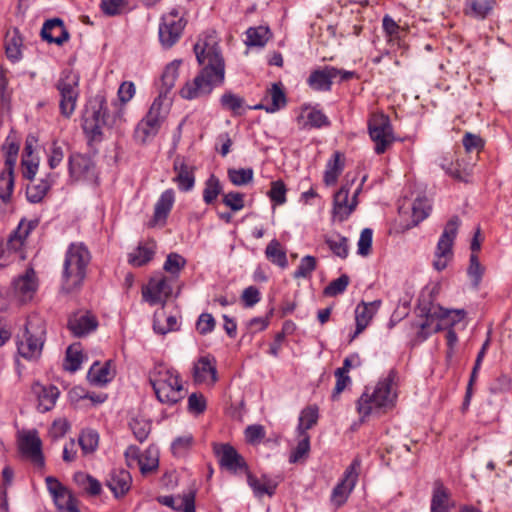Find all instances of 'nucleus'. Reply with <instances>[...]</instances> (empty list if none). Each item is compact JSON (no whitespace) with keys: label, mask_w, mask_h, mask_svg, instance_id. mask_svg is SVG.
<instances>
[{"label":"nucleus","mask_w":512,"mask_h":512,"mask_svg":"<svg viewBox=\"0 0 512 512\" xmlns=\"http://www.w3.org/2000/svg\"><path fill=\"white\" fill-rule=\"evenodd\" d=\"M325 243L331 252L341 258L346 259L349 254L348 239L339 233H332L325 236Z\"/></svg>","instance_id":"nucleus-43"},{"label":"nucleus","mask_w":512,"mask_h":512,"mask_svg":"<svg viewBox=\"0 0 512 512\" xmlns=\"http://www.w3.org/2000/svg\"><path fill=\"white\" fill-rule=\"evenodd\" d=\"M222 185L220 180L212 174L205 182L203 190V201L206 204H212L217 197L222 193Z\"/></svg>","instance_id":"nucleus-50"},{"label":"nucleus","mask_w":512,"mask_h":512,"mask_svg":"<svg viewBox=\"0 0 512 512\" xmlns=\"http://www.w3.org/2000/svg\"><path fill=\"white\" fill-rule=\"evenodd\" d=\"M459 225L460 219L458 216H453L446 223L444 230L438 240L435 251V260L433 262L434 268L438 271L444 270L447 267L448 262L452 259V248Z\"/></svg>","instance_id":"nucleus-11"},{"label":"nucleus","mask_w":512,"mask_h":512,"mask_svg":"<svg viewBox=\"0 0 512 512\" xmlns=\"http://www.w3.org/2000/svg\"><path fill=\"white\" fill-rule=\"evenodd\" d=\"M80 76L72 69H64L56 83L60 95L59 109L62 116L70 118L79 97Z\"/></svg>","instance_id":"nucleus-9"},{"label":"nucleus","mask_w":512,"mask_h":512,"mask_svg":"<svg viewBox=\"0 0 512 512\" xmlns=\"http://www.w3.org/2000/svg\"><path fill=\"white\" fill-rule=\"evenodd\" d=\"M265 255L269 261L281 268H286L288 266L286 252L282 249L280 242L276 239H273L267 245Z\"/></svg>","instance_id":"nucleus-47"},{"label":"nucleus","mask_w":512,"mask_h":512,"mask_svg":"<svg viewBox=\"0 0 512 512\" xmlns=\"http://www.w3.org/2000/svg\"><path fill=\"white\" fill-rule=\"evenodd\" d=\"M193 378L196 383L213 385L217 382V368L215 358L203 356L194 364Z\"/></svg>","instance_id":"nucleus-22"},{"label":"nucleus","mask_w":512,"mask_h":512,"mask_svg":"<svg viewBox=\"0 0 512 512\" xmlns=\"http://www.w3.org/2000/svg\"><path fill=\"white\" fill-rule=\"evenodd\" d=\"M495 0H468L465 14L475 19H485L493 10Z\"/></svg>","instance_id":"nucleus-36"},{"label":"nucleus","mask_w":512,"mask_h":512,"mask_svg":"<svg viewBox=\"0 0 512 512\" xmlns=\"http://www.w3.org/2000/svg\"><path fill=\"white\" fill-rule=\"evenodd\" d=\"M98 322L88 312H76L69 316L67 327L76 337H82L96 330Z\"/></svg>","instance_id":"nucleus-24"},{"label":"nucleus","mask_w":512,"mask_h":512,"mask_svg":"<svg viewBox=\"0 0 512 512\" xmlns=\"http://www.w3.org/2000/svg\"><path fill=\"white\" fill-rule=\"evenodd\" d=\"M113 373L110 369V363L106 362L104 365H100L99 363H94L87 374V378L90 383L103 386L110 382L113 378Z\"/></svg>","instance_id":"nucleus-40"},{"label":"nucleus","mask_w":512,"mask_h":512,"mask_svg":"<svg viewBox=\"0 0 512 512\" xmlns=\"http://www.w3.org/2000/svg\"><path fill=\"white\" fill-rule=\"evenodd\" d=\"M37 225L38 221L22 219L17 228L11 232L7 241L0 242V268L24 259L22 248L25 240Z\"/></svg>","instance_id":"nucleus-8"},{"label":"nucleus","mask_w":512,"mask_h":512,"mask_svg":"<svg viewBox=\"0 0 512 512\" xmlns=\"http://www.w3.org/2000/svg\"><path fill=\"white\" fill-rule=\"evenodd\" d=\"M214 453L218 458L219 465L231 473L248 470L245 459L229 443L214 445Z\"/></svg>","instance_id":"nucleus-16"},{"label":"nucleus","mask_w":512,"mask_h":512,"mask_svg":"<svg viewBox=\"0 0 512 512\" xmlns=\"http://www.w3.org/2000/svg\"><path fill=\"white\" fill-rule=\"evenodd\" d=\"M111 125L107 100L104 94L97 93L91 97L82 116V128L91 141H101L103 128Z\"/></svg>","instance_id":"nucleus-5"},{"label":"nucleus","mask_w":512,"mask_h":512,"mask_svg":"<svg viewBox=\"0 0 512 512\" xmlns=\"http://www.w3.org/2000/svg\"><path fill=\"white\" fill-rule=\"evenodd\" d=\"M380 305V300H375L368 303L362 302L357 305L355 309L356 329L354 333L351 335L350 341H353L359 334H361L366 329V327L372 320L373 316L379 309Z\"/></svg>","instance_id":"nucleus-25"},{"label":"nucleus","mask_w":512,"mask_h":512,"mask_svg":"<svg viewBox=\"0 0 512 512\" xmlns=\"http://www.w3.org/2000/svg\"><path fill=\"white\" fill-rule=\"evenodd\" d=\"M46 333L45 320L37 314L30 315L25 324L24 334L17 344L19 355L27 360H37L41 356Z\"/></svg>","instance_id":"nucleus-7"},{"label":"nucleus","mask_w":512,"mask_h":512,"mask_svg":"<svg viewBox=\"0 0 512 512\" xmlns=\"http://www.w3.org/2000/svg\"><path fill=\"white\" fill-rule=\"evenodd\" d=\"M319 418V411L316 405L305 407L299 415L298 425L296 428L297 435H309L308 430L314 427Z\"/></svg>","instance_id":"nucleus-35"},{"label":"nucleus","mask_w":512,"mask_h":512,"mask_svg":"<svg viewBox=\"0 0 512 512\" xmlns=\"http://www.w3.org/2000/svg\"><path fill=\"white\" fill-rule=\"evenodd\" d=\"M178 329V321L175 316L166 315L163 311L154 314L153 330L155 333L165 335Z\"/></svg>","instance_id":"nucleus-41"},{"label":"nucleus","mask_w":512,"mask_h":512,"mask_svg":"<svg viewBox=\"0 0 512 512\" xmlns=\"http://www.w3.org/2000/svg\"><path fill=\"white\" fill-rule=\"evenodd\" d=\"M159 460L157 453L152 449H147L139 458V468L143 475L151 473L158 468Z\"/></svg>","instance_id":"nucleus-52"},{"label":"nucleus","mask_w":512,"mask_h":512,"mask_svg":"<svg viewBox=\"0 0 512 512\" xmlns=\"http://www.w3.org/2000/svg\"><path fill=\"white\" fill-rule=\"evenodd\" d=\"M185 265L186 259L183 256L178 253H170L166 258L163 269L172 275H178Z\"/></svg>","instance_id":"nucleus-59"},{"label":"nucleus","mask_w":512,"mask_h":512,"mask_svg":"<svg viewBox=\"0 0 512 512\" xmlns=\"http://www.w3.org/2000/svg\"><path fill=\"white\" fill-rule=\"evenodd\" d=\"M416 311L420 319L412 324V328L416 330L417 342L425 341L433 333L442 330L445 325L454 326L466 314L463 309H445L426 300L419 303Z\"/></svg>","instance_id":"nucleus-2"},{"label":"nucleus","mask_w":512,"mask_h":512,"mask_svg":"<svg viewBox=\"0 0 512 512\" xmlns=\"http://www.w3.org/2000/svg\"><path fill=\"white\" fill-rule=\"evenodd\" d=\"M41 36L49 43L62 45L68 41L70 35L59 18L47 20L41 29Z\"/></svg>","instance_id":"nucleus-28"},{"label":"nucleus","mask_w":512,"mask_h":512,"mask_svg":"<svg viewBox=\"0 0 512 512\" xmlns=\"http://www.w3.org/2000/svg\"><path fill=\"white\" fill-rule=\"evenodd\" d=\"M149 382L157 400L168 406L175 405L185 396L179 373L164 364H157L149 372Z\"/></svg>","instance_id":"nucleus-4"},{"label":"nucleus","mask_w":512,"mask_h":512,"mask_svg":"<svg viewBox=\"0 0 512 512\" xmlns=\"http://www.w3.org/2000/svg\"><path fill=\"white\" fill-rule=\"evenodd\" d=\"M19 450L24 457L28 458L36 466H44L42 441L36 430L27 431L19 437Z\"/></svg>","instance_id":"nucleus-17"},{"label":"nucleus","mask_w":512,"mask_h":512,"mask_svg":"<svg viewBox=\"0 0 512 512\" xmlns=\"http://www.w3.org/2000/svg\"><path fill=\"white\" fill-rule=\"evenodd\" d=\"M349 282V277L346 274H343L337 279L331 281L329 285L324 288L323 293L328 297H334L342 294L347 289Z\"/></svg>","instance_id":"nucleus-58"},{"label":"nucleus","mask_w":512,"mask_h":512,"mask_svg":"<svg viewBox=\"0 0 512 512\" xmlns=\"http://www.w3.org/2000/svg\"><path fill=\"white\" fill-rule=\"evenodd\" d=\"M393 374L390 373L386 378L380 380L370 394L365 391L357 402V410L362 418L372 414H381L387 408L394 404L396 394L392 390Z\"/></svg>","instance_id":"nucleus-6"},{"label":"nucleus","mask_w":512,"mask_h":512,"mask_svg":"<svg viewBox=\"0 0 512 512\" xmlns=\"http://www.w3.org/2000/svg\"><path fill=\"white\" fill-rule=\"evenodd\" d=\"M37 287L38 281L35 271L30 268L13 280L11 293L17 301L26 303L33 298Z\"/></svg>","instance_id":"nucleus-18"},{"label":"nucleus","mask_w":512,"mask_h":512,"mask_svg":"<svg viewBox=\"0 0 512 512\" xmlns=\"http://www.w3.org/2000/svg\"><path fill=\"white\" fill-rule=\"evenodd\" d=\"M344 164L341 161V154L335 152L333 157L327 162L324 172V183L327 186H332L337 182L339 175L343 170Z\"/></svg>","instance_id":"nucleus-45"},{"label":"nucleus","mask_w":512,"mask_h":512,"mask_svg":"<svg viewBox=\"0 0 512 512\" xmlns=\"http://www.w3.org/2000/svg\"><path fill=\"white\" fill-rule=\"evenodd\" d=\"M220 104L224 110L230 111L234 116H241L246 111L244 98L231 91H226L221 96Z\"/></svg>","instance_id":"nucleus-38"},{"label":"nucleus","mask_w":512,"mask_h":512,"mask_svg":"<svg viewBox=\"0 0 512 512\" xmlns=\"http://www.w3.org/2000/svg\"><path fill=\"white\" fill-rule=\"evenodd\" d=\"M68 168L70 177L74 180H85L90 179L94 176V162L91 157L74 153L69 156Z\"/></svg>","instance_id":"nucleus-19"},{"label":"nucleus","mask_w":512,"mask_h":512,"mask_svg":"<svg viewBox=\"0 0 512 512\" xmlns=\"http://www.w3.org/2000/svg\"><path fill=\"white\" fill-rule=\"evenodd\" d=\"M156 245L154 242L139 244L137 248L128 255V262L134 267H141L150 262L155 254Z\"/></svg>","instance_id":"nucleus-33"},{"label":"nucleus","mask_w":512,"mask_h":512,"mask_svg":"<svg viewBox=\"0 0 512 512\" xmlns=\"http://www.w3.org/2000/svg\"><path fill=\"white\" fill-rule=\"evenodd\" d=\"M161 126V122L158 121L154 116L147 115L138 123L136 127V136L145 142L147 139L154 137Z\"/></svg>","instance_id":"nucleus-42"},{"label":"nucleus","mask_w":512,"mask_h":512,"mask_svg":"<svg viewBox=\"0 0 512 512\" xmlns=\"http://www.w3.org/2000/svg\"><path fill=\"white\" fill-rule=\"evenodd\" d=\"M271 103L267 106L263 104H257L249 109H264L268 113H274L286 105V96L279 84L274 83L269 91Z\"/></svg>","instance_id":"nucleus-39"},{"label":"nucleus","mask_w":512,"mask_h":512,"mask_svg":"<svg viewBox=\"0 0 512 512\" xmlns=\"http://www.w3.org/2000/svg\"><path fill=\"white\" fill-rule=\"evenodd\" d=\"M129 426L139 442H144L151 431V423L142 418H133Z\"/></svg>","instance_id":"nucleus-56"},{"label":"nucleus","mask_w":512,"mask_h":512,"mask_svg":"<svg viewBox=\"0 0 512 512\" xmlns=\"http://www.w3.org/2000/svg\"><path fill=\"white\" fill-rule=\"evenodd\" d=\"M368 132L375 143L374 150L378 155L383 154L395 141L390 119L383 113H376L370 117Z\"/></svg>","instance_id":"nucleus-10"},{"label":"nucleus","mask_w":512,"mask_h":512,"mask_svg":"<svg viewBox=\"0 0 512 512\" xmlns=\"http://www.w3.org/2000/svg\"><path fill=\"white\" fill-rule=\"evenodd\" d=\"M181 65L180 60H174L169 63L161 77L162 82V92L163 95L166 94L175 86L176 80L179 76V67Z\"/></svg>","instance_id":"nucleus-48"},{"label":"nucleus","mask_w":512,"mask_h":512,"mask_svg":"<svg viewBox=\"0 0 512 512\" xmlns=\"http://www.w3.org/2000/svg\"><path fill=\"white\" fill-rule=\"evenodd\" d=\"M247 483L257 498H262L264 495L273 496L277 487V484L267 476L258 478L250 472L247 473Z\"/></svg>","instance_id":"nucleus-31"},{"label":"nucleus","mask_w":512,"mask_h":512,"mask_svg":"<svg viewBox=\"0 0 512 512\" xmlns=\"http://www.w3.org/2000/svg\"><path fill=\"white\" fill-rule=\"evenodd\" d=\"M297 438V446L289 457L290 463H297L303 457L307 456L310 451V435H297Z\"/></svg>","instance_id":"nucleus-57"},{"label":"nucleus","mask_w":512,"mask_h":512,"mask_svg":"<svg viewBox=\"0 0 512 512\" xmlns=\"http://www.w3.org/2000/svg\"><path fill=\"white\" fill-rule=\"evenodd\" d=\"M172 294V287L166 277L151 278L146 289L143 290V298L150 304L165 301Z\"/></svg>","instance_id":"nucleus-23"},{"label":"nucleus","mask_w":512,"mask_h":512,"mask_svg":"<svg viewBox=\"0 0 512 512\" xmlns=\"http://www.w3.org/2000/svg\"><path fill=\"white\" fill-rule=\"evenodd\" d=\"M91 255L83 243H71L65 253L62 271V290L71 293L82 287Z\"/></svg>","instance_id":"nucleus-3"},{"label":"nucleus","mask_w":512,"mask_h":512,"mask_svg":"<svg viewBox=\"0 0 512 512\" xmlns=\"http://www.w3.org/2000/svg\"><path fill=\"white\" fill-rule=\"evenodd\" d=\"M78 443L84 455L92 454L98 448L99 435L93 429L83 430L79 435Z\"/></svg>","instance_id":"nucleus-49"},{"label":"nucleus","mask_w":512,"mask_h":512,"mask_svg":"<svg viewBox=\"0 0 512 512\" xmlns=\"http://www.w3.org/2000/svg\"><path fill=\"white\" fill-rule=\"evenodd\" d=\"M106 485L116 498L124 496L131 488L132 477L123 468L113 469L106 480Z\"/></svg>","instance_id":"nucleus-26"},{"label":"nucleus","mask_w":512,"mask_h":512,"mask_svg":"<svg viewBox=\"0 0 512 512\" xmlns=\"http://www.w3.org/2000/svg\"><path fill=\"white\" fill-rule=\"evenodd\" d=\"M23 40L19 34L17 29H14L12 32H8L5 38V52L7 58L15 63L18 62L22 58V48Z\"/></svg>","instance_id":"nucleus-37"},{"label":"nucleus","mask_w":512,"mask_h":512,"mask_svg":"<svg viewBox=\"0 0 512 512\" xmlns=\"http://www.w3.org/2000/svg\"><path fill=\"white\" fill-rule=\"evenodd\" d=\"M228 178L235 186H243L253 180V170L251 168L228 169Z\"/></svg>","instance_id":"nucleus-54"},{"label":"nucleus","mask_w":512,"mask_h":512,"mask_svg":"<svg viewBox=\"0 0 512 512\" xmlns=\"http://www.w3.org/2000/svg\"><path fill=\"white\" fill-rule=\"evenodd\" d=\"M355 76L354 71H347L333 66H325L313 70L308 79V86L317 92H329L332 88L333 79L339 77L340 81H348Z\"/></svg>","instance_id":"nucleus-13"},{"label":"nucleus","mask_w":512,"mask_h":512,"mask_svg":"<svg viewBox=\"0 0 512 512\" xmlns=\"http://www.w3.org/2000/svg\"><path fill=\"white\" fill-rule=\"evenodd\" d=\"M316 258L314 256H304L294 272V278H307L316 269Z\"/></svg>","instance_id":"nucleus-61"},{"label":"nucleus","mask_w":512,"mask_h":512,"mask_svg":"<svg viewBox=\"0 0 512 512\" xmlns=\"http://www.w3.org/2000/svg\"><path fill=\"white\" fill-rule=\"evenodd\" d=\"M127 5V0H101L100 9L104 15L113 17L122 14Z\"/></svg>","instance_id":"nucleus-55"},{"label":"nucleus","mask_w":512,"mask_h":512,"mask_svg":"<svg viewBox=\"0 0 512 512\" xmlns=\"http://www.w3.org/2000/svg\"><path fill=\"white\" fill-rule=\"evenodd\" d=\"M186 21L180 15L177 8H172L160 19L158 35L162 47L169 49L180 39L185 28Z\"/></svg>","instance_id":"nucleus-12"},{"label":"nucleus","mask_w":512,"mask_h":512,"mask_svg":"<svg viewBox=\"0 0 512 512\" xmlns=\"http://www.w3.org/2000/svg\"><path fill=\"white\" fill-rule=\"evenodd\" d=\"M175 177L173 182L177 184L180 191L188 192L195 185V168L188 165L185 158L177 156L173 163Z\"/></svg>","instance_id":"nucleus-20"},{"label":"nucleus","mask_w":512,"mask_h":512,"mask_svg":"<svg viewBox=\"0 0 512 512\" xmlns=\"http://www.w3.org/2000/svg\"><path fill=\"white\" fill-rule=\"evenodd\" d=\"M286 191L287 189L283 181H273L268 196L276 205H283L286 202Z\"/></svg>","instance_id":"nucleus-64"},{"label":"nucleus","mask_w":512,"mask_h":512,"mask_svg":"<svg viewBox=\"0 0 512 512\" xmlns=\"http://www.w3.org/2000/svg\"><path fill=\"white\" fill-rule=\"evenodd\" d=\"M14 190V169L8 167L0 171V199L3 203L10 202Z\"/></svg>","instance_id":"nucleus-44"},{"label":"nucleus","mask_w":512,"mask_h":512,"mask_svg":"<svg viewBox=\"0 0 512 512\" xmlns=\"http://www.w3.org/2000/svg\"><path fill=\"white\" fill-rule=\"evenodd\" d=\"M245 440L250 445L259 444L266 436L264 426L260 424L249 425L244 431Z\"/></svg>","instance_id":"nucleus-62"},{"label":"nucleus","mask_w":512,"mask_h":512,"mask_svg":"<svg viewBox=\"0 0 512 512\" xmlns=\"http://www.w3.org/2000/svg\"><path fill=\"white\" fill-rule=\"evenodd\" d=\"M74 481L80 489L91 496H97L101 493V483L89 474L77 472L74 475Z\"/></svg>","instance_id":"nucleus-46"},{"label":"nucleus","mask_w":512,"mask_h":512,"mask_svg":"<svg viewBox=\"0 0 512 512\" xmlns=\"http://www.w3.org/2000/svg\"><path fill=\"white\" fill-rule=\"evenodd\" d=\"M431 212V205L424 197H418L412 204V222L416 226L425 220Z\"/></svg>","instance_id":"nucleus-51"},{"label":"nucleus","mask_w":512,"mask_h":512,"mask_svg":"<svg viewBox=\"0 0 512 512\" xmlns=\"http://www.w3.org/2000/svg\"><path fill=\"white\" fill-rule=\"evenodd\" d=\"M83 361V354L74 346H69L66 351L65 369L71 372L77 371Z\"/></svg>","instance_id":"nucleus-60"},{"label":"nucleus","mask_w":512,"mask_h":512,"mask_svg":"<svg viewBox=\"0 0 512 512\" xmlns=\"http://www.w3.org/2000/svg\"><path fill=\"white\" fill-rule=\"evenodd\" d=\"M360 468L361 459L359 457H355L351 464L346 468L341 481L334 487L331 494V502L337 508L347 501L349 495L353 491L358 480Z\"/></svg>","instance_id":"nucleus-14"},{"label":"nucleus","mask_w":512,"mask_h":512,"mask_svg":"<svg viewBox=\"0 0 512 512\" xmlns=\"http://www.w3.org/2000/svg\"><path fill=\"white\" fill-rule=\"evenodd\" d=\"M306 119L304 127L321 128L330 124L328 117L321 110L317 109L309 110Z\"/></svg>","instance_id":"nucleus-63"},{"label":"nucleus","mask_w":512,"mask_h":512,"mask_svg":"<svg viewBox=\"0 0 512 512\" xmlns=\"http://www.w3.org/2000/svg\"><path fill=\"white\" fill-rule=\"evenodd\" d=\"M32 391L38 399V410L40 412H47L51 410L60 395L59 389L54 385H43L35 383L32 386Z\"/></svg>","instance_id":"nucleus-27"},{"label":"nucleus","mask_w":512,"mask_h":512,"mask_svg":"<svg viewBox=\"0 0 512 512\" xmlns=\"http://www.w3.org/2000/svg\"><path fill=\"white\" fill-rule=\"evenodd\" d=\"M50 182L41 180L38 184L29 185L26 190L27 199L31 203H39L50 189Z\"/></svg>","instance_id":"nucleus-53"},{"label":"nucleus","mask_w":512,"mask_h":512,"mask_svg":"<svg viewBox=\"0 0 512 512\" xmlns=\"http://www.w3.org/2000/svg\"><path fill=\"white\" fill-rule=\"evenodd\" d=\"M158 502L175 511L195 512V492L190 491L183 495L161 496Z\"/></svg>","instance_id":"nucleus-29"},{"label":"nucleus","mask_w":512,"mask_h":512,"mask_svg":"<svg viewBox=\"0 0 512 512\" xmlns=\"http://www.w3.org/2000/svg\"><path fill=\"white\" fill-rule=\"evenodd\" d=\"M349 192L348 186H342L334 195L333 216L340 222L347 220L357 205L358 190L355 191L351 203H348Z\"/></svg>","instance_id":"nucleus-21"},{"label":"nucleus","mask_w":512,"mask_h":512,"mask_svg":"<svg viewBox=\"0 0 512 512\" xmlns=\"http://www.w3.org/2000/svg\"><path fill=\"white\" fill-rule=\"evenodd\" d=\"M194 52L201 70L180 90L181 97L187 100L210 95L225 80V61L221 48L213 37L199 39L194 45Z\"/></svg>","instance_id":"nucleus-1"},{"label":"nucleus","mask_w":512,"mask_h":512,"mask_svg":"<svg viewBox=\"0 0 512 512\" xmlns=\"http://www.w3.org/2000/svg\"><path fill=\"white\" fill-rule=\"evenodd\" d=\"M244 43L248 47L263 48L272 37V32L268 26L259 25L249 27L246 32Z\"/></svg>","instance_id":"nucleus-32"},{"label":"nucleus","mask_w":512,"mask_h":512,"mask_svg":"<svg viewBox=\"0 0 512 512\" xmlns=\"http://www.w3.org/2000/svg\"><path fill=\"white\" fill-rule=\"evenodd\" d=\"M175 201V193L172 189H167L160 195L154 208V220L165 223Z\"/></svg>","instance_id":"nucleus-34"},{"label":"nucleus","mask_w":512,"mask_h":512,"mask_svg":"<svg viewBox=\"0 0 512 512\" xmlns=\"http://www.w3.org/2000/svg\"><path fill=\"white\" fill-rule=\"evenodd\" d=\"M47 489L59 510L67 512H80L76 506L73 494L55 477L48 476L45 479Z\"/></svg>","instance_id":"nucleus-15"},{"label":"nucleus","mask_w":512,"mask_h":512,"mask_svg":"<svg viewBox=\"0 0 512 512\" xmlns=\"http://www.w3.org/2000/svg\"><path fill=\"white\" fill-rule=\"evenodd\" d=\"M453 502L448 489L441 483L434 484L430 512H450Z\"/></svg>","instance_id":"nucleus-30"}]
</instances>
